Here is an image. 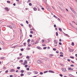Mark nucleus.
Segmentation results:
<instances>
[{
  "label": "nucleus",
  "instance_id": "1",
  "mask_svg": "<svg viewBox=\"0 0 77 77\" xmlns=\"http://www.w3.org/2000/svg\"><path fill=\"white\" fill-rule=\"evenodd\" d=\"M27 61L26 60H24V62L23 63V65H25L26 64H27Z\"/></svg>",
  "mask_w": 77,
  "mask_h": 77
},
{
  "label": "nucleus",
  "instance_id": "2",
  "mask_svg": "<svg viewBox=\"0 0 77 77\" xmlns=\"http://www.w3.org/2000/svg\"><path fill=\"white\" fill-rule=\"evenodd\" d=\"M5 9V10L6 11H7V12H8V11H9V9L8 7H6Z\"/></svg>",
  "mask_w": 77,
  "mask_h": 77
},
{
  "label": "nucleus",
  "instance_id": "3",
  "mask_svg": "<svg viewBox=\"0 0 77 77\" xmlns=\"http://www.w3.org/2000/svg\"><path fill=\"white\" fill-rule=\"evenodd\" d=\"M62 70L63 72H66V69L65 68H62Z\"/></svg>",
  "mask_w": 77,
  "mask_h": 77
},
{
  "label": "nucleus",
  "instance_id": "4",
  "mask_svg": "<svg viewBox=\"0 0 77 77\" xmlns=\"http://www.w3.org/2000/svg\"><path fill=\"white\" fill-rule=\"evenodd\" d=\"M49 72H51V73H54V72L52 70H49Z\"/></svg>",
  "mask_w": 77,
  "mask_h": 77
},
{
  "label": "nucleus",
  "instance_id": "5",
  "mask_svg": "<svg viewBox=\"0 0 77 77\" xmlns=\"http://www.w3.org/2000/svg\"><path fill=\"white\" fill-rule=\"evenodd\" d=\"M54 56L53 54H50L49 55V57H50L51 58L52 56Z\"/></svg>",
  "mask_w": 77,
  "mask_h": 77
},
{
  "label": "nucleus",
  "instance_id": "6",
  "mask_svg": "<svg viewBox=\"0 0 77 77\" xmlns=\"http://www.w3.org/2000/svg\"><path fill=\"white\" fill-rule=\"evenodd\" d=\"M38 63H42V61H41L40 60H38Z\"/></svg>",
  "mask_w": 77,
  "mask_h": 77
},
{
  "label": "nucleus",
  "instance_id": "7",
  "mask_svg": "<svg viewBox=\"0 0 77 77\" xmlns=\"http://www.w3.org/2000/svg\"><path fill=\"white\" fill-rule=\"evenodd\" d=\"M68 69V70H70V71H73V69H72L71 68H69Z\"/></svg>",
  "mask_w": 77,
  "mask_h": 77
},
{
  "label": "nucleus",
  "instance_id": "8",
  "mask_svg": "<svg viewBox=\"0 0 77 77\" xmlns=\"http://www.w3.org/2000/svg\"><path fill=\"white\" fill-rule=\"evenodd\" d=\"M10 71L11 72H14V69H11Z\"/></svg>",
  "mask_w": 77,
  "mask_h": 77
},
{
  "label": "nucleus",
  "instance_id": "9",
  "mask_svg": "<svg viewBox=\"0 0 77 77\" xmlns=\"http://www.w3.org/2000/svg\"><path fill=\"white\" fill-rule=\"evenodd\" d=\"M33 9L35 11H37V8L36 7H34L33 8Z\"/></svg>",
  "mask_w": 77,
  "mask_h": 77
},
{
  "label": "nucleus",
  "instance_id": "10",
  "mask_svg": "<svg viewBox=\"0 0 77 77\" xmlns=\"http://www.w3.org/2000/svg\"><path fill=\"white\" fill-rule=\"evenodd\" d=\"M37 48H38V49H39V50H41V48L39 47H37Z\"/></svg>",
  "mask_w": 77,
  "mask_h": 77
},
{
  "label": "nucleus",
  "instance_id": "11",
  "mask_svg": "<svg viewBox=\"0 0 77 77\" xmlns=\"http://www.w3.org/2000/svg\"><path fill=\"white\" fill-rule=\"evenodd\" d=\"M54 43L56 44H57V41L56 40H54Z\"/></svg>",
  "mask_w": 77,
  "mask_h": 77
},
{
  "label": "nucleus",
  "instance_id": "12",
  "mask_svg": "<svg viewBox=\"0 0 77 77\" xmlns=\"http://www.w3.org/2000/svg\"><path fill=\"white\" fill-rule=\"evenodd\" d=\"M32 74V73H31L30 72H28L27 73V74H28V75H30V74Z\"/></svg>",
  "mask_w": 77,
  "mask_h": 77
},
{
  "label": "nucleus",
  "instance_id": "13",
  "mask_svg": "<svg viewBox=\"0 0 77 77\" xmlns=\"http://www.w3.org/2000/svg\"><path fill=\"white\" fill-rule=\"evenodd\" d=\"M19 62H20V63L23 62V60H20Z\"/></svg>",
  "mask_w": 77,
  "mask_h": 77
},
{
  "label": "nucleus",
  "instance_id": "14",
  "mask_svg": "<svg viewBox=\"0 0 77 77\" xmlns=\"http://www.w3.org/2000/svg\"><path fill=\"white\" fill-rule=\"evenodd\" d=\"M59 30L60 31V32H62V29H61L60 28H59Z\"/></svg>",
  "mask_w": 77,
  "mask_h": 77
},
{
  "label": "nucleus",
  "instance_id": "15",
  "mask_svg": "<svg viewBox=\"0 0 77 77\" xmlns=\"http://www.w3.org/2000/svg\"><path fill=\"white\" fill-rule=\"evenodd\" d=\"M34 72L35 74H37L38 73L37 71H35Z\"/></svg>",
  "mask_w": 77,
  "mask_h": 77
},
{
  "label": "nucleus",
  "instance_id": "16",
  "mask_svg": "<svg viewBox=\"0 0 77 77\" xmlns=\"http://www.w3.org/2000/svg\"><path fill=\"white\" fill-rule=\"evenodd\" d=\"M26 59H30V57H29V56H26Z\"/></svg>",
  "mask_w": 77,
  "mask_h": 77
},
{
  "label": "nucleus",
  "instance_id": "17",
  "mask_svg": "<svg viewBox=\"0 0 77 77\" xmlns=\"http://www.w3.org/2000/svg\"><path fill=\"white\" fill-rule=\"evenodd\" d=\"M26 50H30V48H26Z\"/></svg>",
  "mask_w": 77,
  "mask_h": 77
},
{
  "label": "nucleus",
  "instance_id": "18",
  "mask_svg": "<svg viewBox=\"0 0 77 77\" xmlns=\"http://www.w3.org/2000/svg\"><path fill=\"white\" fill-rule=\"evenodd\" d=\"M71 45H72V46H74V43L73 42H72Z\"/></svg>",
  "mask_w": 77,
  "mask_h": 77
},
{
  "label": "nucleus",
  "instance_id": "19",
  "mask_svg": "<svg viewBox=\"0 0 77 77\" xmlns=\"http://www.w3.org/2000/svg\"><path fill=\"white\" fill-rule=\"evenodd\" d=\"M20 76H21V77H22L23 76H24V74L21 73L20 74Z\"/></svg>",
  "mask_w": 77,
  "mask_h": 77
},
{
  "label": "nucleus",
  "instance_id": "20",
  "mask_svg": "<svg viewBox=\"0 0 77 77\" xmlns=\"http://www.w3.org/2000/svg\"><path fill=\"white\" fill-rule=\"evenodd\" d=\"M24 72V71L23 70H21V73H23Z\"/></svg>",
  "mask_w": 77,
  "mask_h": 77
},
{
  "label": "nucleus",
  "instance_id": "21",
  "mask_svg": "<svg viewBox=\"0 0 77 77\" xmlns=\"http://www.w3.org/2000/svg\"><path fill=\"white\" fill-rule=\"evenodd\" d=\"M27 66H28V65H27V64L25 65V68H27Z\"/></svg>",
  "mask_w": 77,
  "mask_h": 77
},
{
  "label": "nucleus",
  "instance_id": "22",
  "mask_svg": "<svg viewBox=\"0 0 77 77\" xmlns=\"http://www.w3.org/2000/svg\"><path fill=\"white\" fill-rule=\"evenodd\" d=\"M30 39H28V41H27L28 42V43L30 42Z\"/></svg>",
  "mask_w": 77,
  "mask_h": 77
},
{
  "label": "nucleus",
  "instance_id": "23",
  "mask_svg": "<svg viewBox=\"0 0 77 77\" xmlns=\"http://www.w3.org/2000/svg\"><path fill=\"white\" fill-rule=\"evenodd\" d=\"M47 72H48V71H46L44 72V73H47Z\"/></svg>",
  "mask_w": 77,
  "mask_h": 77
},
{
  "label": "nucleus",
  "instance_id": "24",
  "mask_svg": "<svg viewBox=\"0 0 77 77\" xmlns=\"http://www.w3.org/2000/svg\"><path fill=\"white\" fill-rule=\"evenodd\" d=\"M17 69H20V67H17Z\"/></svg>",
  "mask_w": 77,
  "mask_h": 77
},
{
  "label": "nucleus",
  "instance_id": "25",
  "mask_svg": "<svg viewBox=\"0 0 77 77\" xmlns=\"http://www.w3.org/2000/svg\"><path fill=\"white\" fill-rule=\"evenodd\" d=\"M73 50L72 49H70V52H72V51H73Z\"/></svg>",
  "mask_w": 77,
  "mask_h": 77
},
{
  "label": "nucleus",
  "instance_id": "26",
  "mask_svg": "<svg viewBox=\"0 0 77 77\" xmlns=\"http://www.w3.org/2000/svg\"><path fill=\"white\" fill-rule=\"evenodd\" d=\"M40 75H42V74H43V72H40Z\"/></svg>",
  "mask_w": 77,
  "mask_h": 77
},
{
  "label": "nucleus",
  "instance_id": "27",
  "mask_svg": "<svg viewBox=\"0 0 77 77\" xmlns=\"http://www.w3.org/2000/svg\"><path fill=\"white\" fill-rule=\"evenodd\" d=\"M70 58H71V59H74V57H70Z\"/></svg>",
  "mask_w": 77,
  "mask_h": 77
},
{
  "label": "nucleus",
  "instance_id": "28",
  "mask_svg": "<svg viewBox=\"0 0 77 77\" xmlns=\"http://www.w3.org/2000/svg\"><path fill=\"white\" fill-rule=\"evenodd\" d=\"M21 51H24V49L23 48H22L20 49Z\"/></svg>",
  "mask_w": 77,
  "mask_h": 77
},
{
  "label": "nucleus",
  "instance_id": "29",
  "mask_svg": "<svg viewBox=\"0 0 77 77\" xmlns=\"http://www.w3.org/2000/svg\"><path fill=\"white\" fill-rule=\"evenodd\" d=\"M7 2L8 3H11V2H10V1H7Z\"/></svg>",
  "mask_w": 77,
  "mask_h": 77
},
{
  "label": "nucleus",
  "instance_id": "30",
  "mask_svg": "<svg viewBox=\"0 0 77 77\" xmlns=\"http://www.w3.org/2000/svg\"><path fill=\"white\" fill-rule=\"evenodd\" d=\"M44 1L45 3H47V0H44Z\"/></svg>",
  "mask_w": 77,
  "mask_h": 77
},
{
  "label": "nucleus",
  "instance_id": "31",
  "mask_svg": "<svg viewBox=\"0 0 77 77\" xmlns=\"http://www.w3.org/2000/svg\"><path fill=\"white\" fill-rule=\"evenodd\" d=\"M30 33H31V34H33V31H31L30 32Z\"/></svg>",
  "mask_w": 77,
  "mask_h": 77
},
{
  "label": "nucleus",
  "instance_id": "32",
  "mask_svg": "<svg viewBox=\"0 0 77 77\" xmlns=\"http://www.w3.org/2000/svg\"><path fill=\"white\" fill-rule=\"evenodd\" d=\"M38 44V42H36L34 43L33 44Z\"/></svg>",
  "mask_w": 77,
  "mask_h": 77
},
{
  "label": "nucleus",
  "instance_id": "33",
  "mask_svg": "<svg viewBox=\"0 0 77 77\" xmlns=\"http://www.w3.org/2000/svg\"><path fill=\"white\" fill-rule=\"evenodd\" d=\"M71 11H72V12H73L74 13H75V11H74V10H73V9H72Z\"/></svg>",
  "mask_w": 77,
  "mask_h": 77
},
{
  "label": "nucleus",
  "instance_id": "34",
  "mask_svg": "<svg viewBox=\"0 0 77 77\" xmlns=\"http://www.w3.org/2000/svg\"><path fill=\"white\" fill-rule=\"evenodd\" d=\"M26 70H27L28 71H29V70H30V69H29V68H26Z\"/></svg>",
  "mask_w": 77,
  "mask_h": 77
},
{
  "label": "nucleus",
  "instance_id": "35",
  "mask_svg": "<svg viewBox=\"0 0 77 77\" xmlns=\"http://www.w3.org/2000/svg\"><path fill=\"white\" fill-rule=\"evenodd\" d=\"M60 57H63V55H60Z\"/></svg>",
  "mask_w": 77,
  "mask_h": 77
},
{
  "label": "nucleus",
  "instance_id": "36",
  "mask_svg": "<svg viewBox=\"0 0 77 77\" xmlns=\"http://www.w3.org/2000/svg\"><path fill=\"white\" fill-rule=\"evenodd\" d=\"M53 50H54V51H56V49L55 48H53Z\"/></svg>",
  "mask_w": 77,
  "mask_h": 77
},
{
  "label": "nucleus",
  "instance_id": "37",
  "mask_svg": "<svg viewBox=\"0 0 77 77\" xmlns=\"http://www.w3.org/2000/svg\"><path fill=\"white\" fill-rule=\"evenodd\" d=\"M29 6H32V3H30L29 4Z\"/></svg>",
  "mask_w": 77,
  "mask_h": 77
},
{
  "label": "nucleus",
  "instance_id": "38",
  "mask_svg": "<svg viewBox=\"0 0 77 77\" xmlns=\"http://www.w3.org/2000/svg\"><path fill=\"white\" fill-rule=\"evenodd\" d=\"M53 17H54L55 18H57V17L55 16V15H53Z\"/></svg>",
  "mask_w": 77,
  "mask_h": 77
},
{
  "label": "nucleus",
  "instance_id": "39",
  "mask_svg": "<svg viewBox=\"0 0 77 77\" xmlns=\"http://www.w3.org/2000/svg\"><path fill=\"white\" fill-rule=\"evenodd\" d=\"M9 72L8 70H6L5 71V73H8Z\"/></svg>",
  "mask_w": 77,
  "mask_h": 77
},
{
  "label": "nucleus",
  "instance_id": "40",
  "mask_svg": "<svg viewBox=\"0 0 77 77\" xmlns=\"http://www.w3.org/2000/svg\"><path fill=\"white\" fill-rule=\"evenodd\" d=\"M70 66L72 67H74V66L73 65H70Z\"/></svg>",
  "mask_w": 77,
  "mask_h": 77
},
{
  "label": "nucleus",
  "instance_id": "41",
  "mask_svg": "<svg viewBox=\"0 0 77 77\" xmlns=\"http://www.w3.org/2000/svg\"><path fill=\"white\" fill-rule=\"evenodd\" d=\"M43 48L44 50H45L47 49V47H44Z\"/></svg>",
  "mask_w": 77,
  "mask_h": 77
},
{
  "label": "nucleus",
  "instance_id": "42",
  "mask_svg": "<svg viewBox=\"0 0 77 77\" xmlns=\"http://www.w3.org/2000/svg\"><path fill=\"white\" fill-rule=\"evenodd\" d=\"M69 76H70V77H72V76H72V75L71 74L69 75Z\"/></svg>",
  "mask_w": 77,
  "mask_h": 77
},
{
  "label": "nucleus",
  "instance_id": "43",
  "mask_svg": "<svg viewBox=\"0 0 77 77\" xmlns=\"http://www.w3.org/2000/svg\"><path fill=\"white\" fill-rule=\"evenodd\" d=\"M56 36H57L58 35V33L57 32H56Z\"/></svg>",
  "mask_w": 77,
  "mask_h": 77
},
{
  "label": "nucleus",
  "instance_id": "44",
  "mask_svg": "<svg viewBox=\"0 0 77 77\" xmlns=\"http://www.w3.org/2000/svg\"><path fill=\"white\" fill-rule=\"evenodd\" d=\"M60 77H63V75H62V74H60Z\"/></svg>",
  "mask_w": 77,
  "mask_h": 77
},
{
  "label": "nucleus",
  "instance_id": "45",
  "mask_svg": "<svg viewBox=\"0 0 77 77\" xmlns=\"http://www.w3.org/2000/svg\"><path fill=\"white\" fill-rule=\"evenodd\" d=\"M26 43H23V45H24V46L25 47H26Z\"/></svg>",
  "mask_w": 77,
  "mask_h": 77
},
{
  "label": "nucleus",
  "instance_id": "46",
  "mask_svg": "<svg viewBox=\"0 0 77 77\" xmlns=\"http://www.w3.org/2000/svg\"><path fill=\"white\" fill-rule=\"evenodd\" d=\"M64 34L66 36H69L67 34Z\"/></svg>",
  "mask_w": 77,
  "mask_h": 77
},
{
  "label": "nucleus",
  "instance_id": "47",
  "mask_svg": "<svg viewBox=\"0 0 77 77\" xmlns=\"http://www.w3.org/2000/svg\"><path fill=\"white\" fill-rule=\"evenodd\" d=\"M5 59V57H2L1 58V59Z\"/></svg>",
  "mask_w": 77,
  "mask_h": 77
},
{
  "label": "nucleus",
  "instance_id": "48",
  "mask_svg": "<svg viewBox=\"0 0 77 77\" xmlns=\"http://www.w3.org/2000/svg\"><path fill=\"white\" fill-rule=\"evenodd\" d=\"M26 23H27V24H29V22H28L27 20L26 21Z\"/></svg>",
  "mask_w": 77,
  "mask_h": 77
},
{
  "label": "nucleus",
  "instance_id": "49",
  "mask_svg": "<svg viewBox=\"0 0 77 77\" xmlns=\"http://www.w3.org/2000/svg\"><path fill=\"white\" fill-rule=\"evenodd\" d=\"M45 60H47V58H45Z\"/></svg>",
  "mask_w": 77,
  "mask_h": 77
},
{
  "label": "nucleus",
  "instance_id": "50",
  "mask_svg": "<svg viewBox=\"0 0 77 77\" xmlns=\"http://www.w3.org/2000/svg\"><path fill=\"white\" fill-rule=\"evenodd\" d=\"M60 64L61 65V66H64V65H63V64Z\"/></svg>",
  "mask_w": 77,
  "mask_h": 77
},
{
  "label": "nucleus",
  "instance_id": "51",
  "mask_svg": "<svg viewBox=\"0 0 77 77\" xmlns=\"http://www.w3.org/2000/svg\"><path fill=\"white\" fill-rule=\"evenodd\" d=\"M47 9H48V11H50V9H49V8H48V7H47Z\"/></svg>",
  "mask_w": 77,
  "mask_h": 77
},
{
  "label": "nucleus",
  "instance_id": "52",
  "mask_svg": "<svg viewBox=\"0 0 77 77\" xmlns=\"http://www.w3.org/2000/svg\"><path fill=\"white\" fill-rule=\"evenodd\" d=\"M29 36L31 38H32V35H29Z\"/></svg>",
  "mask_w": 77,
  "mask_h": 77
},
{
  "label": "nucleus",
  "instance_id": "53",
  "mask_svg": "<svg viewBox=\"0 0 77 77\" xmlns=\"http://www.w3.org/2000/svg\"><path fill=\"white\" fill-rule=\"evenodd\" d=\"M59 41L60 42H62V39H60Z\"/></svg>",
  "mask_w": 77,
  "mask_h": 77
},
{
  "label": "nucleus",
  "instance_id": "54",
  "mask_svg": "<svg viewBox=\"0 0 77 77\" xmlns=\"http://www.w3.org/2000/svg\"><path fill=\"white\" fill-rule=\"evenodd\" d=\"M31 42H34V40H31Z\"/></svg>",
  "mask_w": 77,
  "mask_h": 77
},
{
  "label": "nucleus",
  "instance_id": "55",
  "mask_svg": "<svg viewBox=\"0 0 77 77\" xmlns=\"http://www.w3.org/2000/svg\"><path fill=\"white\" fill-rule=\"evenodd\" d=\"M59 45H62V43H61V42H59Z\"/></svg>",
  "mask_w": 77,
  "mask_h": 77
},
{
  "label": "nucleus",
  "instance_id": "56",
  "mask_svg": "<svg viewBox=\"0 0 77 77\" xmlns=\"http://www.w3.org/2000/svg\"><path fill=\"white\" fill-rule=\"evenodd\" d=\"M70 9H71V11L73 9L71 7H70Z\"/></svg>",
  "mask_w": 77,
  "mask_h": 77
},
{
  "label": "nucleus",
  "instance_id": "57",
  "mask_svg": "<svg viewBox=\"0 0 77 77\" xmlns=\"http://www.w3.org/2000/svg\"><path fill=\"white\" fill-rule=\"evenodd\" d=\"M70 9H71V11L73 9L71 7H70Z\"/></svg>",
  "mask_w": 77,
  "mask_h": 77
},
{
  "label": "nucleus",
  "instance_id": "58",
  "mask_svg": "<svg viewBox=\"0 0 77 77\" xmlns=\"http://www.w3.org/2000/svg\"><path fill=\"white\" fill-rule=\"evenodd\" d=\"M28 47H30V46H31V45H30V44H29V45H28Z\"/></svg>",
  "mask_w": 77,
  "mask_h": 77
},
{
  "label": "nucleus",
  "instance_id": "59",
  "mask_svg": "<svg viewBox=\"0 0 77 77\" xmlns=\"http://www.w3.org/2000/svg\"><path fill=\"white\" fill-rule=\"evenodd\" d=\"M20 25H21V26H23V24H22V23H21V24H20Z\"/></svg>",
  "mask_w": 77,
  "mask_h": 77
},
{
  "label": "nucleus",
  "instance_id": "60",
  "mask_svg": "<svg viewBox=\"0 0 77 77\" xmlns=\"http://www.w3.org/2000/svg\"><path fill=\"white\" fill-rule=\"evenodd\" d=\"M9 27L10 28V29H12V26H10Z\"/></svg>",
  "mask_w": 77,
  "mask_h": 77
},
{
  "label": "nucleus",
  "instance_id": "61",
  "mask_svg": "<svg viewBox=\"0 0 77 77\" xmlns=\"http://www.w3.org/2000/svg\"><path fill=\"white\" fill-rule=\"evenodd\" d=\"M10 77H13V75H10Z\"/></svg>",
  "mask_w": 77,
  "mask_h": 77
},
{
  "label": "nucleus",
  "instance_id": "62",
  "mask_svg": "<svg viewBox=\"0 0 77 77\" xmlns=\"http://www.w3.org/2000/svg\"><path fill=\"white\" fill-rule=\"evenodd\" d=\"M47 48L48 49H50V47H48Z\"/></svg>",
  "mask_w": 77,
  "mask_h": 77
},
{
  "label": "nucleus",
  "instance_id": "63",
  "mask_svg": "<svg viewBox=\"0 0 77 77\" xmlns=\"http://www.w3.org/2000/svg\"><path fill=\"white\" fill-rule=\"evenodd\" d=\"M42 46H46L45 45H42Z\"/></svg>",
  "mask_w": 77,
  "mask_h": 77
},
{
  "label": "nucleus",
  "instance_id": "64",
  "mask_svg": "<svg viewBox=\"0 0 77 77\" xmlns=\"http://www.w3.org/2000/svg\"><path fill=\"white\" fill-rule=\"evenodd\" d=\"M17 59L18 60V59H20V57H17Z\"/></svg>",
  "mask_w": 77,
  "mask_h": 77
}]
</instances>
